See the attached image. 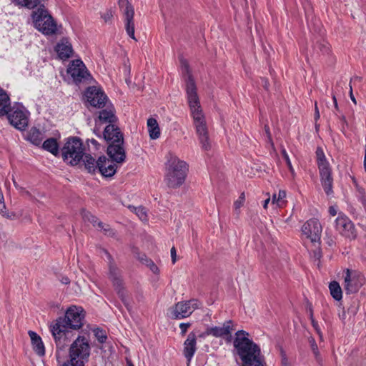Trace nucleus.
I'll list each match as a JSON object with an SVG mask.
<instances>
[{"mask_svg":"<svg viewBox=\"0 0 366 366\" xmlns=\"http://www.w3.org/2000/svg\"><path fill=\"white\" fill-rule=\"evenodd\" d=\"M104 139L109 142L107 154L118 163H123L126 159L124 147V136L120 129L114 124H108L104 131Z\"/></svg>","mask_w":366,"mask_h":366,"instance_id":"4","label":"nucleus"},{"mask_svg":"<svg viewBox=\"0 0 366 366\" xmlns=\"http://www.w3.org/2000/svg\"><path fill=\"white\" fill-rule=\"evenodd\" d=\"M311 322H312V327H314V329L315 330V331L318 334L320 340H322V339H323L322 333V332L320 330V328L319 327V325H318L317 322L315 319H312Z\"/></svg>","mask_w":366,"mask_h":366,"instance_id":"43","label":"nucleus"},{"mask_svg":"<svg viewBox=\"0 0 366 366\" xmlns=\"http://www.w3.org/2000/svg\"><path fill=\"white\" fill-rule=\"evenodd\" d=\"M149 137L152 139H158L160 136V129L157 120L154 118H149L147 120Z\"/></svg>","mask_w":366,"mask_h":366,"instance_id":"30","label":"nucleus"},{"mask_svg":"<svg viewBox=\"0 0 366 366\" xmlns=\"http://www.w3.org/2000/svg\"><path fill=\"white\" fill-rule=\"evenodd\" d=\"M245 201V195L244 193H242L238 199H237L234 203V207L236 211H238L244 204Z\"/></svg>","mask_w":366,"mask_h":366,"instance_id":"42","label":"nucleus"},{"mask_svg":"<svg viewBox=\"0 0 366 366\" xmlns=\"http://www.w3.org/2000/svg\"><path fill=\"white\" fill-rule=\"evenodd\" d=\"M322 227L317 219L312 218L307 221L302 227V232L312 242H319Z\"/></svg>","mask_w":366,"mask_h":366,"instance_id":"13","label":"nucleus"},{"mask_svg":"<svg viewBox=\"0 0 366 366\" xmlns=\"http://www.w3.org/2000/svg\"><path fill=\"white\" fill-rule=\"evenodd\" d=\"M119 164L113 158H107L105 156L99 157V169L101 174L105 177H111L114 175L117 172V165Z\"/></svg>","mask_w":366,"mask_h":366,"instance_id":"17","label":"nucleus"},{"mask_svg":"<svg viewBox=\"0 0 366 366\" xmlns=\"http://www.w3.org/2000/svg\"><path fill=\"white\" fill-rule=\"evenodd\" d=\"M364 283L365 279L362 276H345L344 287L347 293H355Z\"/></svg>","mask_w":366,"mask_h":366,"instance_id":"20","label":"nucleus"},{"mask_svg":"<svg viewBox=\"0 0 366 366\" xmlns=\"http://www.w3.org/2000/svg\"><path fill=\"white\" fill-rule=\"evenodd\" d=\"M10 112V99L7 94L0 89V116H4Z\"/></svg>","mask_w":366,"mask_h":366,"instance_id":"27","label":"nucleus"},{"mask_svg":"<svg viewBox=\"0 0 366 366\" xmlns=\"http://www.w3.org/2000/svg\"><path fill=\"white\" fill-rule=\"evenodd\" d=\"M56 51L59 59L66 60L73 54L72 46L66 39H62L56 46Z\"/></svg>","mask_w":366,"mask_h":366,"instance_id":"21","label":"nucleus"},{"mask_svg":"<svg viewBox=\"0 0 366 366\" xmlns=\"http://www.w3.org/2000/svg\"><path fill=\"white\" fill-rule=\"evenodd\" d=\"M141 260L143 264L150 269L152 272L156 274L160 272L158 267L154 263V262L152 259H147L146 256H144V258L142 257Z\"/></svg>","mask_w":366,"mask_h":366,"instance_id":"38","label":"nucleus"},{"mask_svg":"<svg viewBox=\"0 0 366 366\" xmlns=\"http://www.w3.org/2000/svg\"><path fill=\"white\" fill-rule=\"evenodd\" d=\"M191 327V323L189 322H182L179 324V328L181 330V335L184 336L187 332L189 327Z\"/></svg>","mask_w":366,"mask_h":366,"instance_id":"45","label":"nucleus"},{"mask_svg":"<svg viewBox=\"0 0 366 366\" xmlns=\"http://www.w3.org/2000/svg\"><path fill=\"white\" fill-rule=\"evenodd\" d=\"M316 48H317L320 52L323 54H328L330 51V45L325 41H319L316 44Z\"/></svg>","mask_w":366,"mask_h":366,"instance_id":"40","label":"nucleus"},{"mask_svg":"<svg viewBox=\"0 0 366 366\" xmlns=\"http://www.w3.org/2000/svg\"><path fill=\"white\" fill-rule=\"evenodd\" d=\"M182 65L184 66L182 73L185 78L188 104L193 117L196 132L202 149L209 150L210 149V143L209 141L207 127L201 109L197 86L190 72L188 64L184 61L182 62Z\"/></svg>","mask_w":366,"mask_h":366,"instance_id":"1","label":"nucleus"},{"mask_svg":"<svg viewBox=\"0 0 366 366\" xmlns=\"http://www.w3.org/2000/svg\"><path fill=\"white\" fill-rule=\"evenodd\" d=\"M233 322L231 320L225 322L222 327H214L207 330V334L215 337L224 338L230 342L232 339V332L234 330Z\"/></svg>","mask_w":366,"mask_h":366,"instance_id":"16","label":"nucleus"},{"mask_svg":"<svg viewBox=\"0 0 366 366\" xmlns=\"http://www.w3.org/2000/svg\"><path fill=\"white\" fill-rule=\"evenodd\" d=\"M309 343H310L311 350L313 352V354L315 355V358L317 362L319 365H322V358L321 357V355L318 350L317 345L316 344L315 339L313 337H310Z\"/></svg>","mask_w":366,"mask_h":366,"instance_id":"33","label":"nucleus"},{"mask_svg":"<svg viewBox=\"0 0 366 366\" xmlns=\"http://www.w3.org/2000/svg\"><path fill=\"white\" fill-rule=\"evenodd\" d=\"M64 322V320L60 318L57 320L56 322L51 327V331L56 342L65 335L67 325Z\"/></svg>","mask_w":366,"mask_h":366,"instance_id":"23","label":"nucleus"},{"mask_svg":"<svg viewBox=\"0 0 366 366\" xmlns=\"http://www.w3.org/2000/svg\"><path fill=\"white\" fill-rule=\"evenodd\" d=\"M352 272H353L352 269L347 268V269H344L343 274L349 275V274H352Z\"/></svg>","mask_w":366,"mask_h":366,"instance_id":"60","label":"nucleus"},{"mask_svg":"<svg viewBox=\"0 0 366 366\" xmlns=\"http://www.w3.org/2000/svg\"><path fill=\"white\" fill-rule=\"evenodd\" d=\"M18 5L26 7L28 9H33L39 4V0H14Z\"/></svg>","mask_w":366,"mask_h":366,"instance_id":"36","label":"nucleus"},{"mask_svg":"<svg viewBox=\"0 0 366 366\" xmlns=\"http://www.w3.org/2000/svg\"><path fill=\"white\" fill-rule=\"evenodd\" d=\"M27 139L33 144L39 146L43 140V134L38 129L33 127L28 134Z\"/></svg>","mask_w":366,"mask_h":366,"instance_id":"31","label":"nucleus"},{"mask_svg":"<svg viewBox=\"0 0 366 366\" xmlns=\"http://www.w3.org/2000/svg\"><path fill=\"white\" fill-rule=\"evenodd\" d=\"M112 281L115 287V290H117V292L119 294V297H121L122 300L124 302L126 307L128 309H129V304L127 302L126 297H125V292L124 290L122 280L118 276H113Z\"/></svg>","mask_w":366,"mask_h":366,"instance_id":"28","label":"nucleus"},{"mask_svg":"<svg viewBox=\"0 0 366 366\" xmlns=\"http://www.w3.org/2000/svg\"><path fill=\"white\" fill-rule=\"evenodd\" d=\"M29 335L31 338V345L34 351L39 356H43L45 354L44 345L42 342L41 338L34 331H29Z\"/></svg>","mask_w":366,"mask_h":366,"instance_id":"22","label":"nucleus"},{"mask_svg":"<svg viewBox=\"0 0 366 366\" xmlns=\"http://www.w3.org/2000/svg\"><path fill=\"white\" fill-rule=\"evenodd\" d=\"M325 234H326V243L330 246L332 247L335 244V241L334 237H332L331 235L329 234L328 229H326L325 230Z\"/></svg>","mask_w":366,"mask_h":366,"instance_id":"44","label":"nucleus"},{"mask_svg":"<svg viewBox=\"0 0 366 366\" xmlns=\"http://www.w3.org/2000/svg\"><path fill=\"white\" fill-rule=\"evenodd\" d=\"M84 312L82 307L71 306L66 312L65 317L62 319L65 324L71 329L77 330L83 325Z\"/></svg>","mask_w":366,"mask_h":366,"instance_id":"11","label":"nucleus"},{"mask_svg":"<svg viewBox=\"0 0 366 366\" xmlns=\"http://www.w3.org/2000/svg\"><path fill=\"white\" fill-rule=\"evenodd\" d=\"M81 160L88 172L95 173L99 169V159L96 160L91 154L84 155Z\"/></svg>","mask_w":366,"mask_h":366,"instance_id":"25","label":"nucleus"},{"mask_svg":"<svg viewBox=\"0 0 366 366\" xmlns=\"http://www.w3.org/2000/svg\"><path fill=\"white\" fill-rule=\"evenodd\" d=\"M197 350V336L192 332L188 335L183 344V355L189 362Z\"/></svg>","mask_w":366,"mask_h":366,"instance_id":"19","label":"nucleus"},{"mask_svg":"<svg viewBox=\"0 0 366 366\" xmlns=\"http://www.w3.org/2000/svg\"><path fill=\"white\" fill-rule=\"evenodd\" d=\"M97 229L100 231H102L104 234L109 237H114L115 236V231L107 224H105L102 222H97Z\"/></svg>","mask_w":366,"mask_h":366,"instance_id":"34","label":"nucleus"},{"mask_svg":"<svg viewBox=\"0 0 366 366\" xmlns=\"http://www.w3.org/2000/svg\"><path fill=\"white\" fill-rule=\"evenodd\" d=\"M34 26L45 35H53L57 30L56 24L52 16L40 6L32 14Z\"/></svg>","mask_w":366,"mask_h":366,"instance_id":"7","label":"nucleus"},{"mask_svg":"<svg viewBox=\"0 0 366 366\" xmlns=\"http://www.w3.org/2000/svg\"><path fill=\"white\" fill-rule=\"evenodd\" d=\"M316 157L322 186L326 194L329 196L333 193L332 169L321 147L317 148Z\"/></svg>","mask_w":366,"mask_h":366,"instance_id":"5","label":"nucleus"},{"mask_svg":"<svg viewBox=\"0 0 366 366\" xmlns=\"http://www.w3.org/2000/svg\"><path fill=\"white\" fill-rule=\"evenodd\" d=\"M171 257L172 263L174 264L177 261V253H176V249L174 247H172L171 249Z\"/></svg>","mask_w":366,"mask_h":366,"instance_id":"48","label":"nucleus"},{"mask_svg":"<svg viewBox=\"0 0 366 366\" xmlns=\"http://www.w3.org/2000/svg\"><path fill=\"white\" fill-rule=\"evenodd\" d=\"M340 119H341V121L342 122V131H344L345 129V127H347L348 126V123L346 120V118L344 115H342Z\"/></svg>","mask_w":366,"mask_h":366,"instance_id":"52","label":"nucleus"},{"mask_svg":"<svg viewBox=\"0 0 366 366\" xmlns=\"http://www.w3.org/2000/svg\"><path fill=\"white\" fill-rule=\"evenodd\" d=\"M286 197V192L285 190H280L278 193L277 200L281 201Z\"/></svg>","mask_w":366,"mask_h":366,"instance_id":"53","label":"nucleus"},{"mask_svg":"<svg viewBox=\"0 0 366 366\" xmlns=\"http://www.w3.org/2000/svg\"><path fill=\"white\" fill-rule=\"evenodd\" d=\"M8 119L15 128L23 130L28 124V118L25 112L21 109H16L8 113Z\"/></svg>","mask_w":366,"mask_h":366,"instance_id":"18","label":"nucleus"},{"mask_svg":"<svg viewBox=\"0 0 366 366\" xmlns=\"http://www.w3.org/2000/svg\"><path fill=\"white\" fill-rule=\"evenodd\" d=\"M119 6L122 9L124 8V14L126 31L132 39L136 40L134 36V8L128 0H119Z\"/></svg>","mask_w":366,"mask_h":366,"instance_id":"14","label":"nucleus"},{"mask_svg":"<svg viewBox=\"0 0 366 366\" xmlns=\"http://www.w3.org/2000/svg\"><path fill=\"white\" fill-rule=\"evenodd\" d=\"M59 281L64 285H68L70 282V280L69 279L68 276H61V278L59 280Z\"/></svg>","mask_w":366,"mask_h":366,"instance_id":"56","label":"nucleus"},{"mask_svg":"<svg viewBox=\"0 0 366 366\" xmlns=\"http://www.w3.org/2000/svg\"><path fill=\"white\" fill-rule=\"evenodd\" d=\"M350 97L352 100V102L356 104H357V102H356V99L355 98L354 95H353V93H352V85H350Z\"/></svg>","mask_w":366,"mask_h":366,"instance_id":"57","label":"nucleus"},{"mask_svg":"<svg viewBox=\"0 0 366 366\" xmlns=\"http://www.w3.org/2000/svg\"><path fill=\"white\" fill-rule=\"evenodd\" d=\"M329 213L332 216H335L337 214V209L335 207L330 206L329 207Z\"/></svg>","mask_w":366,"mask_h":366,"instance_id":"58","label":"nucleus"},{"mask_svg":"<svg viewBox=\"0 0 366 366\" xmlns=\"http://www.w3.org/2000/svg\"><path fill=\"white\" fill-rule=\"evenodd\" d=\"M263 81H264V87L265 89H268V87H269V83L267 81V80L266 79H263Z\"/></svg>","mask_w":366,"mask_h":366,"instance_id":"63","label":"nucleus"},{"mask_svg":"<svg viewBox=\"0 0 366 366\" xmlns=\"http://www.w3.org/2000/svg\"><path fill=\"white\" fill-rule=\"evenodd\" d=\"M329 289L332 297L337 301H340L342 298V292L340 284L333 281L330 283Z\"/></svg>","mask_w":366,"mask_h":366,"instance_id":"32","label":"nucleus"},{"mask_svg":"<svg viewBox=\"0 0 366 366\" xmlns=\"http://www.w3.org/2000/svg\"><path fill=\"white\" fill-rule=\"evenodd\" d=\"M249 334L239 330L235 334L234 347L242 361V366H264L259 347L248 338Z\"/></svg>","mask_w":366,"mask_h":366,"instance_id":"2","label":"nucleus"},{"mask_svg":"<svg viewBox=\"0 0 366 366\" xmlns=\"http://www.w3.org/2000/svg\"><path fill=\"white\" fill-rule=\"evenodd\" d=\"M91 353V346L88 339L79 335L70 345L68 356L85 363L88 362Z\"/></svg>","mask_w":366,"mask_h":366,"instance_id":"8","label":"nucleus"},{"mask_svg":"<svg viewBox=\"0 0 366 366\" xmlns=\"http://www.w3.org/2000/svg\"><path fill=\"white\" fill-rule=\"evenodd\" d=\"M336 229L340 234L350 240H354L357 232L353 222L345 215H340L335 220Z\"/></svg>","mask_w":366,"mask_h":366,"instance_id":"12","label":"nucleus"},{"mask_svg":"<svg viewBox=\"0 0 366 366\" xmlns=\"http://www.w3.org/2000/svg\"><path fill=\"white\" fill-rule=\"evenodd\" d=\"M320 117V112H319V109L317 107V103L315 102V121L319 119Z\"/></svg>","mask_w":366,"mask_h":366,"instance_id":"51","label":"nucleus"},{"mask_svg":"<svg viewBox=\"0 0 366 366\" xmlns=\"http://www.w3.org/2000/svg\"><path fill=\"white\" fill-rule=\"evenodd\" d=\"M281 153H282V155L283 157V158L285 159L286 163H287V165L288 167V169L290 171L293 177H295V170L293 169V167L292 165V163L290 162V157L286 152V149L285 148H282V150H281Z\"/></svg>","mask_w":366,"mask_h":366,"instance_id":"41","label":"nucleus"},{"mask_svg":"<svg viewBox=\"0 0 366 366\" xmlns=\"http://www.w3.org/2000/svg\"><path fill=\"white\" fill-rule=\"evenodd\" d=\"M99 119L102 123L114 124L117 118L113 109H102L99 112Z\"/></svg>","mask_w":366,"mask_h":366,"instance_id":"26","label":"nucleus"},{"mask_svg":"<svg viewBox=\"0 0 366 366\" xmlns=\"http://www.w3.org/2000/svg\"><path fill=\"white\" fill-rule=\"evenodd\" d=\"M82 217L85 221H88L93 224L94 227L97 226V222H99L98 218L94 216L91 212L83 210Z\"/></svg>","mask_w":366,"mask_h":366,"instance_id":"37","label":"nucleus"},{"mask_svg":"<svg viewBox=\"0 0 366 366\" xmlns=\"http://www.w3.org/2000/svg\"><path fill=\"white\" fill-rule=\"evenodd\" d=\"M313 253H314V257L315 258V259L316 260H320V259L321 257V250H320V249H317L314 250Z\"/></svg>","mask_w":366,"mask_h":366,"instance_id":"54","label":"nucleus"},{"mask_svg":"<svg viewBox=\"0 0 366 366\" xmlns=\"http://www.w3.org/2000/svg\"><path fill=\"white\" fill-rule=\"evenodd\" d=\"M61 152L63 159L71 165L78 164L84 154L83 144L79 137L69 138Z\"/></svg>","mask_w":366,"mask_h":366,"instance_id":"6","label":"nucleus"},{"mask_svg":"<svg viewBox=\"0 0 366 366\" xmlns=\"http://www.w3.org/2000/svg\"><path fill=\"white\" fill-rule=\"evenodd\" d=\"M130 209L134 212L138 217L144 222L147 221V209L143 207H129Z\"/></svg>","mask_w":366,"mask_h":366,"instance_id":"35","label":"nucleus"},{"mask_svg":"<svg viewBox=\"0 0 366 366\" xmlns=\"http://www.w3.org/2000/svg\"><path fill=\"white\" fill-rule=\"evenodd\" d=\"M113 16V14L111 10L107 11L102 17L104 19L105 22L109 21Z\"/></svg>","mask_w":366,"mask_h":366,"instance_id":"46","label":"nucleus"},{"mask_svg":"<svg viewBox=\"0 0 366 366\" xmlns=\"http://www.w3.org/2000/svg\"><path fill=\"white\" fill-rule=\"evenodd\" d=\"M201 306L197 299L180 301L169 309V316L174 320H181L190 317Z\"/></svg>","mask_w":366,"mask_h":366,"instance_id":"9","label":"nucleus"},{"mask_svg":"<svg viewBox=\"0 0 366 366\" xmlns=\"http://www.w3.org/2000/svg\"><path fill=\"white\" fill-rule=\"evenodd\" d=\"M269 201H270V198H269V197H268L267 199H265V200H264V204H263V207H264V209H267V205H268V204H269Z\"/></svg>","mask_w":366,"mask_h":366,"instance_id":"61","label":"nucleus"},{"mask_svg":"<svg viewBox=\"0 0 366 366\" xmlns=\"http://www.w3.org/2000/svg\"><path fill=\"white\" fill-rule=\"evenodd\" d=\"M272 202L274 204V202H279L280 200H277V197L276 194H274L272 198Z\"/></svg>","mask_w":366,"mask_h":366,"instance_id":"62","label":"nucleus"},{"mask_svg":"<svg viewBox=\"0 0 366 366\" xmlns=\"http://www.w3.org/2000/svg\"><path fill=\"white\" fill-rule=\"evenodd\" d=\"M94 336L96 337V338L100 343H104L106 342V340L107 339V336L106 335L105 331H104L99 328H97V329L94 330Z\"/></svg>","mask_w":366,"mask_h":366,"instance_id":"39","label":"nucleus"},{"mask_svg":"<svg viewBox=\"0 0 366 366\" xmlns=\"http://www.w3.org/2000/svg\"><path fill=\"white\" fill-rule=\"evenodd\" d=\"M357 190H358L359 193L360 194H362L361 199H362V203L364 204H365L366 199H365V189L363 188H360H360L357 189Z\"/></svg>","mask_w":366,"mask_h":366,"instance_id":"55","label":"nucleus"},{"mask_svg":"<svg viewBox=\"0 0 366 366\" xmlns=\"http://www.w3.org/2000/svg\"><path fill=\"white\" fill-rule=\"evenodd\" d=\"M188 165L174 154L169 152L165 163L164 181L169 188H177L183 184L187 177Z\"/></svg>","mask_w":366,"mask_h":366,"instance_id":"3","label":"nucleus"},{"mask_svg":"<svg viewBox=\"0 0 366 366\" xmlns=\"http://www.w3.org/2000/svg\"><path fill=\"white\" fill-rule=\"evenodd\" d=\"M282 366H291L285 354L282 355Z\"/></svg>","mask_w":366,"mask_h":366,"instance_id":"50","label":"nucleus"},{"mask_svg":"<svg viewBox=\"0 0 366 366\" xmlns=\"http://www.w3.org/2000/svg\"><path fill=\"white\" fill-rule=\"evenodd\" d=\"M67 73L76 84L88 82L92 76L85 64L81 59H75L70 62Z\"/></svg>","mask_w":366,"mask_h":366,"instance_id":"10","label":"nucleus"},{"mask_svg":"<svg viewBox=\"0 0 366 366\" xmlns=\"http://www.w3.org/2000/svg\"><path fill=\"white\" fill-rule=\"evenodd\" d=\"M90 142H91V143H92V144H94V145H95V146H97V145L98 144L97 141V140H95V139H91V140H90Z\"/></svg>","mask_w":366,"mask_h":366,"instance_id":"64","label":"nucleus"},{"mask_svg":"<svg viewBox=\"0 0 366 366\" xmlns=\"http://www.w3.org/2000/svg\"><path fill=\"white\" fill-rule=\"evenodd\" d=\"M264 132H265V134L267 135L268 142L272 144V146H273L274 144H273V142H272V136H271V133H270V131H269V127L267 124L264 125Z\"/></svg>","mask_w":366,"mask_h":366,"instance_id":"47","label":"nucleus"},{"mask_svg":"<svg viewBox=\"0 0 366 366\" xmlns=\"http://www.w3.org/2000/svg\"><path fill=\"white\" fill-rule=\"evenodd\" d=\"M361 81H362V78L360 76H355L352 78H351L350 85H352V84L355 85L356 83H357V82L360 83V82H361Z\"/></svg>","mask_w":366,"mask_h":366,"instance_id":"49","label":"nucleus"},{"mask_svg":"<svg viewBox=\"0 0 366 366\" xmlns=\"http://www.w3.org/2000/svg\"><path fill=\"white\" fill-rule=\"evenodd\" d=\"M42 147L44 150L49 152L54 156L59 154V144L55 138H49L45 140Z\"/></svg>","mask_w":366,"mask_h":366,"instance_id":"29","label":"nucleus"},{"mask_svg":"<svg viewBox=\"0 0 366 366\" xmlns=\"http://www.w3.org/2000/svg\"><path fill=\"white\" fill-rule=\"evenodd\" d=\"M332 99H333V102H334V106H335V108L337 111L339 110V107H338V104H337V99L335 97V95H333L332 97Z\"/></svg>","mask_w":366,"mask_h":366,"instance_id":"59","label":"nucleus"},{"mask_svg":"<svg viewBox=\"0 0 366 366\" xmlns=\"http://www.w3.org/2000/svg\"><path fill=\"white\" fill-rule=\"evenodd\" d=\"M85 96L87 102L94 107H104L107 100L106 94L100 89L95 86L89 87Z\"/></svg>","mask_w":366,"mask_h":366,"instance_id":"15","label":"nucleus"},{"mask_svg":"<svg viewBox=\"0 0 366 366\" xmlns=\"http://www.w3.org/2000/svg\"><path fill=\"white\" fill-rule=\"evenodd\" d=\"M56 359L57 362L58 366H84L85 363L82 362V361L77 360L76 359H73L68 356V358L64 360L63 357L61 356L60 352L56 350Z\"/></svg>","mask_w":366,"mask_h":366,"instance_id":"24","label":"nucleus"}]
</instances>
